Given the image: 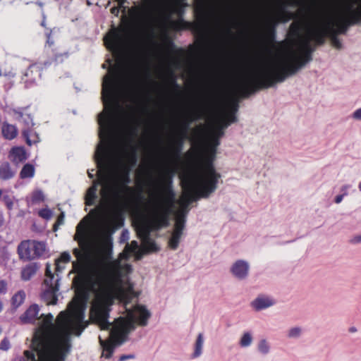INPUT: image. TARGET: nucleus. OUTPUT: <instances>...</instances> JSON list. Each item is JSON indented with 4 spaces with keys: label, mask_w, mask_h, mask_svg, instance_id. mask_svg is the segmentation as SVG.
I'll return each instance as SVG.
<instances>
[{
    "label": "nucleus",
    "mask_w": 361,
    "mask_h": 361,
    "mask_svg": "<svg viewBox=\"0 0 361 361\" xmlns=\"http://www.w3.org/2000/svg\"><path fill=\"white\" fill-rule=\"evenodd\" d=\"M198 159L197 171L192 175L187 174L185 176L191 177L197 185L200 186V195L209 197L215 192L218 187L221 175L216 171L214 161L216 156L215 149H207V153L204 156H200L199 151L197 152Z\"/></svg>",
    "instance_id": "0eeeda50"
},
{
    "label": "nucleus",
    "mask_w": 361,
    "mask_h": 361,
    "mask_svg": "<svg viewBox=\"0 0 361 361\" xmlns=\"http://www.w3.org/2000/svg\"><path fill=\"white\" fill-rule=\"evenodd\" d=\"M121 8V7H119V6L112 7V8H111V13L112 14H114L115 16H118V13H119V11H120V8Z\"/></svg>",
    "instance_id": "774afa93"
},
{
    "label": "nucleus",
    "mask_w": 361,
    "mask_h": 361,
    "mask_svg": "<svg viewBox=\"0 0 361 361\" xmlns=\"http://www.w3.org/2000/svg\"><path fill=\"white\" fill-rule=\"evenodd\" d=\"M274 304V302L273 300L265 296H259L252 302V307L256 310H261L262 309L267 308L273 305Z\"/></svg>",
    "instance_id": "c756f323"
},
{
    "label": "nucleus",
    "mask_w": 361,
    "mask_h": 361,
    "mask_svg": "<svg viewBox=\"0 0 361 361\" xmlns=\"http://www.w3.org/2000/svg\"><path fill=\"white\" fill-rule=\"evenodd\" d=\"M219 140H220V138H219V137H214V136H212V137H211V143L208 146V148L209 149H215V150H216V147L220 144Z\"/></svg>",
    "instance_id": "6e6d98bb"
},
{
    "label": "nucleus",
    "mask_w": 361,
    "mask_h": 361,
    "mask_svg": "<svg viewBox=\"0 0 361 361\" xmlns=\"http://www.w3.org/2000/svg\"><path fill=\"white\" fill-rule=\"evenodd\" d=\"M135 356L133 355H122L119 357L118 361H125L128 359H133Z\"/></svg>",
    "instance_id": "69168bd1"
},
{
    "label": "nucleus",
    "mask_w": 361,
    "mask_h": 361,
    "mask_svg": "<svg viewBox=\"0 0 361 361\" xmlns=\"http://www.w3.org/2000/svg\"><path fill=\"white\" fill-rule=\"evenodd\" d=\"M295 18V14L286 10L285 6H281L276 17H270L266 20L263 32V37L266 42L272 44L275 42L276 26L279 23H286Z\"/></svg>",
    "instance_id": "f8f14e48"
},
{
    "label": "nucleus",
    "mask_w": 361,
    "mask_h": 361,
    "mask_svg": "<svg viewBox=\"0 0 361 361\" xmlns=\"http://www.w3.org/2000/svg\"><path fill=\"white\" fill-rule=\"evenodd\" d=\"M130 167L126 165H123L117 174V179L123 190L130 194H135V189L128 186V184L131 181L130 178Z\"/></svg>",
    "instance_id": "b1692460"
},
{
    "label": "nucleus",
    "mask_w": 361,
    "mask_h": 361,
    "mask_svg": "<svg viewBox=\"0 0 361 361\" xmlns=\"http://www.w3.org/2000/svg\"><path fill=\"white\" fill-rule=\"evenodd\" d=\"M300 329L298 327H295V328L291 329L289 331L288 336L289 337H297L300 335Z\"/></svg>",
    "instance_id": "052dcab7"
},
{
    "label": "nucleus",
    "mask_w": 361,
    "mask_h": 361,
    "mask_svg": "<svg viewBox=\"0 0 361 361\" xmlns=\"http://www.w3.org/2000/svg\"><path fill=\"white\" fill-rule=\"evenodd\" d=\"M66 53H61V54H56L54 55V61L56 63L62 62L64 57H67Z\"/></svg>",
    "instance_id": "680f3d73"
},
{
    "label": "nucleus",
    "mask_w": 361,
    "mask_h": 361,
    "mask_svg": "<svg viewBox=\"0 0 361 361\" xmlns=\"http://www.w3.org/2000/svg\"><path fill=\"white\" fill-rule=\"evenodd\" d=\"M217 94L215 92H212L202 106L191 112L189 120L184 121L180 123L178 135L170 145V155L173 159H179L180 157L184 140L187 137L190 123L192 121L202 119L213 112L217 106Z\"/></svg>",
    "instance_id": "1a4fd4ad"
},
{
    "label": "nucleus",
    "mask_w": 361,
    "mask_h": 361,
    "mask_svg": "<svg viewBox=\"0 0 361 361\" xmlns=\"http://www.w3.org/2000/svg\"><path fill=\"white\" fill-rule=\"evenodd\" d=\"M230 125V123H228V121H227L226 120V118H224V117H222L219 123H218V125L217 126H219L221 128H223V129L224 130L225 128H226L228 126Z\"/></svg>",
    "instance_id": "0e129e2a"
},
{
    "label": "nucleus",
    "mask_w": 361,
    "mask_h": 361,
    "mask_svg": "<svg viewBox=\"0 0 361 361\" xmlns=\"http://www.w3.org/2000/svg\"><path fill=\"white\" fill-rule=\"evenodd\" d=\"M166 49L170 53L177 54H183L184 52V50L182 49H177L173 42L169 39V37H166Z\"/></svg>",
    "instance_id": "c03bdc74"
},
{
    "label": "nucleus",
    "mask_w": 361,
    "mask_h": 361,
    "mask_svg": "<svg viewBox=\"0 0 361 361\" xmlns=\"http://www.w3.org/2000/svg\"><path fill=\"white\" fill-rule=\"evenodd\" d=\"M147 6L143 4L141 6H133L130 9V14L133 17H142L147 12Z\"/></svg>",
    "instance_id": "37998d69"
},
{
    "label": "nucleus",
    "mask_w": 361,
    "mask_h": 361,
    "mask_svg": "<svg viewBox=\"0 0 361 361\" xmlns=\"http://www.w3.org/2000/svg\"><path fill=\"white\" fill-rule=\"evenodd\" d=\"M133 312H127L126 317H120L115 319L110 331L111 338L118 344L122 343L128 334L135 329Z\"/></svg>",
    "instance_id": "ddd939ff"
},
{
    "label": "nucleus",
    "mask_w": 361,
    "mask_h": 361,
    "mask_svg": "<svg viewBox=\"0 0 361 361\" xmlns=\"http://www.w3.org/2000/svg\"><path fill=\"white\" fill-rule=\"evenodd\" d=\"M231 271L238 279H244L248 275L249 264L244 260H237L231 268Z\"/></svg>",
    "instance_id": "393cba45"
},
{
    "label": "nucleus",
    "mask_w": 361,
    "mask_h": 361,
    "mask_svg": "<svg viewBox=\"0 0 361 361\" xmlns=\"http://www.w3.org/2000/svg\"><path fill=\"white\" fill-rule=\"evenodd\" d=\"M10 157L13 162L20 163L27 159L26 152L23 147H15L10 151Z\"/></svg>",
    "instance_id": "cd10ccee"
},
{
    "label": "nucleus",
    "mask_w": 361,
    "mask_h": 361,
    "mask_svg": "<svg viewBox=\"0 0 361 361\" xmlns=\"http://www.w3.org/2000/svg\"><path fill=\"white\" fill-rule=\"evenodd\" d=\"M191 25L192 24L190 23L185 21L183 18L170 22L171 27L175 30L188 29L191 27Z\"/></svg>",
    "instance_id": "a19ab883"
},
{
    "label": "nucleus",
    "mask_w": 361,
    "mask_h": 361,
    "mask_svg": "<svg viewBox=\"0 0 361 361\" xmlns=\"http://www.w3.org/2000/svg\"><path fill=\"white\" fill-rule=\"evenodd\" d=\"M231 110L227 112L223 117L231 124L237 121L235 113L238 109V102L233 99L230 102Z\"/></svg>",
    "instance_id": "f704fd0d"
},
{
    "label": "nucleus",
    "mask_w": 361,
    "mask_h": 361,
    "mask_svg": "<svg viewBox=\"0 0 361 361\" xmlns=\"http://www.w3.org/2000/svg\"><path fill=\"white\" fill-rule=\"evenodd\" d=\"M186 216L183 211H178L176 215L175 225L173 231H179L183 233L185 226Z\"/></svg>",
    "instance_id": "c9c22d12"
},
{
    "label": "nucleus",
    "mask_w": 361,
    "mask_h": 361,
    "mask_svg": "<svg viewBox=\"0 0 361 361\" xmlns=\"http://www.w3.org/2000/svg\"><path fill=\"white\" fill-rule=\"evenodd\" d=\"M45 251V243L37 240H23L18 246L19 258L23 261H30L39 258L44 254Z\"/></svg>",
    "instance_id": "f3484780"
},
{
    "label": "nucleus",
    "mask_w": 361,
    "mask_h": 361,
    "mask_svg": "<svg viewBox=\"0 0 361 361\" xmlns=\"http://www.w3.org/2000/svg\"><path fill=\"white\" fill-rule=\"evenodd\" d=\"M38 214L40 217L45 219H49L52 216L51 211L49 209H40L38 212Z\"/></svg>",
    "instance_id": "5fc2aeb1"
},
{
    "label": "nucleus",
    "mask_w": 361,
    "mask_h": 361,
    "mask_svg": "<svg viewBox=\"0 0 361 361\" xmlns=\"http://www.w3.org/2000/svg\"><path fill=\"white\" fill-rule=\"evenodd\" d=\"M198 159L197 171L192 175L187 174L185 176L191 177L197 185L200 186V195L209 197L215 192L218 187L221 175L216 171L214 161L216 156L215 149H207V153L204 156H200L199 151L197 152Z\"/></svg>",
    "instance_id": "39448f33"
},
{
    "label": "nucleus",
    "mask_w": 361,
    "mask_h": 361,
    "mask_svg": "<svg viewBox=\"0 0 361 361\" xmlns=\"http://www.w3.org/2000/svg\"><path fill=\"white\" fill-rule=\"evenodd\" d=\"M35 170L33 165L25 164L20 172V177L22 179L32 178L35 175Z\"/></svg>",
    "instance_id": "ea45409f"
},
{
    "label": "nucleus",
    "mask_w": 361,
    "mask_h": 361,
    "mask_svg": "<svg viewBox=\"0 0 361 361\" xmlns=\"http://www.w3.org/2000/svg\"><path fill=\"white\" fill-rule=\"evenodd\" d=\"M198 159L197 171L192 175L187 174L185 176L191 177L197 185L200 186V195L209 197L215 192L218 187L221 175L216 171L214 161L216 156L215 149H207V153L204 156H200L199 151L197 152Z\"/></svg>",
    "instance_id": "423d86ee"
},
{
    "label": "nucleus",
    "mask_w": 361,
    "mask_h": 361,
    "mask_svg": "<svg viewBox=\"0 0 361 361\" xmlns=\"http://www.w3.org/2000/svg\"><path fill=\"white\" fill-rule=\"evenodd\" d=\"M1 133L6 140H11L18 135V129L14 125L4 122L1 126Z\"/></svg>",
    "instance_id": "bb28decb"
},
{
    "label": "nucleus",
    "mask_w": 361,
    "mask_h": 361,
    "mask_svg": "<svg viewBox=\"0 0 361 361\" xmlns=\"http://www.w3.org/2000/svg\"><path fill=\"white\" fill-rule=\"evenodd\" d=\"M252 341V336L250 333L247 332L245 333L240 341V345L241 347H247L249 346Z\"/></svg>",
    "instance_id": "49530a36"
},
{
    "label": "nucleus",
    "mask_w": 361,
    "mask_h": 361,
    "mask_svg": "<svg viewBox=\"0 0 361 361\" xmlns=\"http://www.w3.org/2000/svg\"><path fill=\"white\" fill-rule=\"evenodd\" d=\"M100 344L103 348L102 356L105 358L109 359L112 357L115 349V341H112L111 340L102 341L99 338Z\"/></svg>",
    "instance_id": "7c9ffc66"
},
{
    "label": "nucleus",
    "mask_w": 361,
    "mask_h": 361,
    "mask_svg": "<svg viewBox=\"0 0 361 361\" xmlns=\"http://www.w3.org/2000/svg\"><path fill=\"white\" fill-rule=\"evenodd\" d=\"M123 28H113L104 37L106 47L114 54H118L122 49Z\"/></svg>",
    "instance_id": "6ab92c4d"
},
{
    "label": "nucleus",
    "mask_w": 361,
    "mask_h": 361,
    "mask_svg": "<svg viewBox=\"0 0 361 361\" xmlns=\"http://www.w3.org/2000/svg\"><path fill=\"white\" fill-rule=\"evenodd\" d=\"M127 157L131 164H135L137 161V153L135 147H130V150L127 153Z\"/></svg>",
    "instance_id": "de8ad7c7"
},
{
    "label": "nucleus",
    "mask_w": 361,
    "mask_h": 361,
    "mask_svg": "<svg viewBox=\"0 0 361 361\" xmlns=\"http://www.w3.org/2000/svg\"><path fill=\"white\" fill-rule=\"evenodd\" d=\"M25 292L23 290H20L16 293L11 299L12 307L15 310L18 308L25 302Z\"/></svg>",
    "instance_id": "e433bc0d"
},
{
    "label": "nucleus",
    "mask_w": 361,
    "mask_h": 361,
    "mask_svg": "<svg viewBox=\"0 0 361 361\" xmlns=\"http://www.w3.org/2000/svg\"><path fill=\"white\" fill-rule=\"evenodd\" d=\"M114 115L113 107H109L106 112H102L98 116L99 125V137L102 140H108L111 135V127Z\"/></svg>",
    "instance_id": "aec40b11"
},
{
    "label": "nucleus",
    "mask_w": 361,
    "mask_h": 361,
    "mask_svg": "<svg viewBox=\"0 0 361 361\" xmlns=\"http://www.w3.org/2000/svg\"><path fill=\"white\" fill-rule=\"evenodd\" d=\"M204 343V337L202 333H200L196 339L195 346H194V352L192 355V358L198 357L202 354V350L203 347Z\"/></svg>",
    "instance_id": "58836bf2"
},
{
    "label": "nucleus",
    "mask_w": 361,
    "mask_h": 361,
    "mask_svg": "<svg viewBox=\"0 0 361 361\" xmlns=\"http://www.w3.org/2000/svg\"><path fill=\"white\" fill-rule=\"evenodd\" d=\"M52 32H53V30H51V29H47V30L45 32V35H46V37H47V44L49 47L52 46L54 44V39L51 37Z\"/></svg>",
    "instance_id": "13d9d810"
},
{
    "label": "nucleus",
    "mask_w": 361,
    "mask_h": 361,
    "mask_svg": "<svg viewBox=\"0 0 361 361\" xmlns=\"http://www.w3.org/2000/svg\"><path fill=\"white\" fill-rule=\"evenodd\" d=\"M14 114L17 116V119L25 125L23 129H29L34 126L32 117L25 111V109L15 110Z\"/></svg>",
    "instance_id": "a878e982"
},
{
    "label": "nucleus",
    "mask_w": 361,
    "mask_h": 361,
    "mask_svg": "<svg viewBox=\"0 0 361 361\" xmlns=\"http://www.w3.org/2000/svg\"><path fill=\"white\" fill-rule=\"evenodd\" d=\"M181 186L183 190L181 202V209L186 214L190 204L200 198H207L200 195V186L190 176H183L181 178Z\"/></svg>",
    "instance_id": "dca6fc26"
},
{
    "label": "nucleus",
    "mask_w": 361,
    "mask_h": 361,
    "mask_svg": "<svg viewBox=\"0 0 361 361\" xmlns=\"http://www.w3.org/2000/svg\"><path fill=\"white\" fill-rule=\"evenodd\" d=\"M71 347L68 334L57 330L53 315L48 313L35 329L32 350H25V357L20 361H64Z\"/></svg>",
    "instance_id": "f03ea898"
},
{
    "label": "nucleus",
    "mask_w": 361,
    "mask_h": 361,
    "mask_svg": "<svg viewBox=\"0 0 361 361\" xmlns=\"http://www.w3.org/2000/svg\"><path fill=\"white\" fill-rule=\"evenodd\" d=\"M112 214L110 224L112 226H121L123 224V218L121 215L122 211L119 208H114L111 212Z\"/></svg>",
    "instance_id": "4c0bfd02"
},
{
    "label": "nucleus",
    "mask_w": 361,
    "mask_h": 361,
    "mask_svg": "<svg viewBox=\"0 0 361 361\" xmlns=\"http://www.w3.org/2000/svg\"><path fill=\"white\" fill-rule=\"evenodd\" d=\"M113 243L111 235L105 233L101 244V258L97 261V268L92 271L91 276L77 275L73 283L75 288V295L69 305L71 312H61L56 319L54 325L61 333H67L71 339L72 335L80 336L87 326L84 321L85 309L89 299L91 287L97 286L103 293H111L115 290L122 299L128 298V292H133V286L126 290L121 287V267L118 260H113Z\"/></svg>",
    "instance_id": "f257e3e1"
},
{
    "label": "nucleus",
    "mask_w": 361,
    "mask_h": 361,
    "mask_svg": "<svg viewBox=\"0 0 361 361\" xmlns=\"http://www.w3.org/2000/svg\"><path fill=\"white\" fill-rule=\"evenodd\" d=\"M172 171L166 169L160 176V186L162 192L161 202L157 204L152 218L145 221L140 228V235L142 245L146 252H157L159 250L154 240L150 238L152 231H157L169 224L171 207L175 201V192L172 188Z\"/></svg>",
    "instance_id": "7ed1b4c3"
},
{
    "label": "nucleus",
    "mask_w": 361,
    "mask_h": 361,
    "mask_svg": "<svg viewBox=\"0 0 361 361\" xmlns=\"http://www.w3.org/2000/svg\"><path fill=\"white\" fill-rule=\"evenodd\" d=\"M139 247L138 243L135 240L131 241L130 244H127L125 250L129 252H135Z\"/></svg>",
    "instance_id": "864d4df0"
},
{
    "label": "nucleus",
    "mask_w": 361,
    "mask_h": 361,
    "mask_svg": "<svg viewBox=\"0 0 361 361\" xmlns=\"http://www.w3.org/2000/svg\"><path fill=\"white\" fill-rule=\"evenodd\" d=\"M95 160L97 167L99 169V179L94 180L92 185L87 189L85 196V202L87 206H92L95 204L97 199V187L99 185H102L101 190V196L106 204H109L111 203L113 197H117V192H115L114 188L104 183L105 176L101 174L100 170L105 169L107 161V147L106 145L99 146L95 153Z\"/></svg>",
    "instance_id": "9d476101"
},
{
    "label": "nucleus",
    "mask_w": 361,
    "mask_h": 361,
    "mask_svg": "<svg viewBox=\"0 0 361 361\" xmlns=\"http://www.w3.org/2000/svg\"><path fill=\"white\" fill-rule=\"evenodd\" d=\"M326 37L330 38L331 44L335 48L341 49L342 43L337 35L317 26L311 31L310 39L304 42V53L301 56L297 58L295 63L289 64L272 74L267 75L265 80L261 81L259 85L264 87H272L276 82H281L287 77L296 73L300 68L312 59V54L314 49L310 44V41H314L317 45H322L325 42Z\"/></svg>",
    "instance_id": "20e7f679"
},
{
    "label": "nucleus",
    "mask_w": 361,
    "mask_h": 361,
    "mask_svg": "<svg viewBox=\"0 0 361 361\" xmlns=\"http://www.w3.org/2000/svg\"><path fill=\"white\" fill-rule=\"evenodd\" d=\"M353 118L357 119V120H361V108L357 109L353 113Z\"/></svg>",
    "instance_id": "338daca9"
},
{
    "label": "nucleus",
    "mask_w": 361,
    "mask_h": 361,
    "mask_svg": "<svg viewBox=\"0 0 361 361\" xmlns=\"http://www.w3.org/2000/svg\"><path fill=\"white\" fill-rule=\"evenodd\" d=\"M11 347L10 341L7 338H4L0 342V350H8Z\"/></svg>",
    "instance_id": "4d7b16f0"
},
{
    "label": "nucleus",
    "mask_w": 361,
    "mask_h": 361,
    "mask_svg": "<svg viewBox=\"0 0 361 361\" xmlns=\"http://www.w3.org/2000/svg\"><path fill=\"white\" fill-rule=\"evenodd\" d=\"M195 12L196 14V17L198 20H204L207 17L206 10L202 6L196 7L195 9Z\"/></svg>",
    "instance_id": "09e8293b"
},
{
    "label": "nucleus",
    "mask_w": 361,
    "mask_h": 361,
    "mask_svg": "<svg viewBox=\"0 0 361 361\" xmlns=\"http://www.w3.org/2000/svg\"><path fill=\"white\" fill-rule=\"evenodd\" d=\"M183 233L173 231L169 240V247L175 250L178 248Z\"/></svg>",
    "instance_id": "79ce46f5"
},
{
    "label": "nucleus",
    "mask_w": 361,
    "mask_h": 361,
    "mask_svg": "<svg viewBox=\"0 0 361 361\" xmlns=\"http://www.w3.org/2000/svg\"><path fill=\"white\" fill-rule=\"evenodd\" d=\"M22 135L25 138L27 145L29 146L39 142V136L33 130L32 128L29 129H23L22 131Z\"/></svg>",
    "instance_id": "473e14b6"
},
{
    "label": "nucleus",
    "mask_w": 361,
    "mask_h": 361,
    "mask_svg": "<svg viewBox=\"0 0 361 361\" xmlns=\"http://www.w3.org/2000/svg\"><path fill=\"white\" fill-rule=\"evenodd\" d=\"M39 307L37 304L31 305L26 311L20 317V319L23 324H35L37 320L42 319L39 325L42 323L44 317L46 315L42 314L39 317Z\"/></svg>",
    "instance_id": "5701e85b"
},
{
    "label": "nucleus",
    "mask_w": 361,
    "mask_h": 361,
    "mask_svg": "<svg viewBox=\"0 0 361 361\" xmlns=\"http://www.w3.org/2000/svg\"><path fill=\"white\" fill-rule=\"evenodd\" d=\"M45 279L44 284L45 289L41 294L42 300L47 305H56L58 301L56 293L59 289V276L56 277L51 271V266L49 264L46 265Z\"/></svg>",
    "instance_id": "2eb2a0df"
},
{
    "label": "nucleus",
    "mask_w": 361,
    "mask_h": 361,
    "mask_svg": "<svg viewBox=\"0 0 361 361\" xmlns=\"http://www.w3.org/2000/svg\"><path fill=\"white\" fill-rule=\"evenodd\" d=\"M111 75L104 76L102 82V97L109 102L114 100L116 87V69L109 70Z\"/></svg>",
    "instance_id": "412c9836"
},
{
    "label": "nucleus",
    "mask_w": 361,
    "mask_h": 361,
    "mask_svg": "<svg viewBox=\"0 0 361 361\" xmlns=\"http://www.w3.org/2000/svg\"><path fill=\"white\" fill-rule=\"evenodd\" d=\"M64 217H65V215H64L63 212H61L58 216L56 222L53 225V231H56L59 229V226L64 224Z\"/></svg>",
    "instance_id": "603ef678"
},
{
    "label": "nucleus",
    "mask_w": 361,
    "mask_h": 361,
    "mask_svg": "<svg viewBox=\"0 0 361 361\" xmlns=\"http://www.w3.org/2000/svg\"><path fill=\"white\" fill-rule=\"evenodd\" d=\"M74 239L78 241L79 245L82 250L75 248L73 250V254L76 257V260L72 262V272L77 274V275H87L86 267L87 253L84 248L86 239V225L83 221H80L76 226V233Z\"/></svg>",
    "instance_id": "9b49d317"
},
{
    "label": "nucleus",
    "mask_w": 361,
    "mask_h": 361,
    "mask_svg": "<svg viewBox=\"0 0 361 361\" xmlns=\"http://www.w3.org/2000/svg\"><path fill=\"white\" fill-rule=\"evenodd\" d=\"M15 173V171L8 161H4L0 164V180H7L11 179L14 177Z\"/></svg>",
    "instance_id": "c85d7f7f"
},
{
    "label": "nucleus",
    "mask_w": 361,
    "mask_h": 361,
    "mask_svg": "<svg viewBox=\"0 0 361 361\" xmlns=\"http://www.w3.org/2000/svg\"><path fill=\"white\" fill-rule=\"evenodd\" d=\"M109 312V304L104 300H98L90 309V319L93 323L99 325L102 330H108L112 325L108 321Z\"/></svg>",
    "instance_id": "a211bd4d"
},
{
    "label": "nucleus",
    "mask_w": 361,
    "mask_h": 361,
    "mask_svg": "<svg viewBox=\"0 0 361 361\" xmlns=\"http://www.w3.org/2000/svg\"><path fill=\"white\" fill-rule=\"evenodd\" d=\"M7 291V283L6 281L0 279V294H5Z\"/></svg>",
    "instance_id": "e2e57ef3"
},
{
    "label": "nucleus",
    "mask_w": 361,
    "mask_h": 361,
    "mask_svg": "<svg viewBox=\"0 0 361 361\" xmlns=\"http://www.w3.org/2000/svg\"><path fill=\"white\" fill-rule=\"evenodd\" d=\"M37 269L36 263L27 264L21 271V279L23 281L30 280L36 274Z\"/></svg>",
    "instance_id": "72a5a7b5"
},
{
    "label": "nucleus",
    "mask_w": 361,
    "mask_h": 361,
    "mask_svg": "<svg viewBox=\"0 0 361 361\" xmlns=\"http://www.w3.org/2000/svg\"><path fill=\"white\" fill-rule=\"evenodd\" d=\"M44 200V196L42 191L37 190L32 193L31 201L33 204L39 203L43 202Z\"/></svg>",
    "instance_id": "a18cd8bd"
},
{
    "label": "nucleus",
    "mask_w": 361,
    "mask_h": 361,
    "mask_svg": "<svg viewBox=\"0 0 361 361\" xmlns=\"http://www.w3.org/2000/svg\"><path fill=\"white\" fill-rule=\"evenodd\" d=\"M3 201L8 209V210L11 211L13 208V197L10 195H6L3 197Z\"/></svg>",
    "instance_id": "8fccbe9b"
},
{
    "label": "nucleus",
    "mask_w": 361,
    "mask_h": 361,
    "mask_svg": "<svg viewBox=\"0 0 361 361\" xmlns=\"http://www.w3.org/2000/svg\"><path fill=\"white\" fill-rule=\"evenodd\" d=\"M224 135V130L223 128H221L219 126H217L214 130V134L212 136L221 138Z\"/></svg>",
    "instance_id": "bf43d9fd"
},
{
    "label": "nucleus",
    "mask_w": 361,
    "mask_h": 361,
    "mask_svg": "<svg viewBox=\"0 0 361 361\" xmlns=\"http://www.w3.org/2000/svg\"><path fill=\"white\" fill-rule=\"evenodd\" d=\"M258 350L263 354H267L269 353V346L266 340L263 339L259 341L258 344Z\"/></svg>",
    "instance_id": "3c124183"
},
{
    "label": "nucleus",
    "mask_w": 361,
    "mask_h": 361,
    "mask_svg": "<svg viewBox=\"0 0 361 361\" xmlns=\"http://www.w3.org/2000/svg\"><path fill=\"white\" fill-rule=\"evenodd\" d=\"M126 311L133 312L134 323L140 326H147L148 320L151 317L150 312L142 305H136L132 309Z\"/></svg>",
    "instance_id": "4be33fe9"
},
{
    "label": "nucleus",
    "mask_w": 361,
    "mask_h": 361,
    "mask_svg": "<svg viewBox=\"0 0 361 361\" xmlns=\"http://www.w3.org/2000/svg\"><path fill=\"white\" fill-rule=\"evenodd\" d=\"M303 22L301 20L299 21H295L291 23L289 27L288 30V37L292 40H296L298 39L301 42V49L302 52L301 54L299 56H297L294 57L293 61L288 63L284 64L283 66H272L267 68L266 69L263 70L260 73L259 75H258L257 77L250 78L248 80H246L243 81L240 85V90L244 97L249 96L251 93L255 92L257 90L262 89V88H268L269 87H264L259 85V82L261 81H263L265 80V77L268 74H272L273 73L278 71L283 67H285L286 66H288L289 64H294L295 63L297 58L301 56L302 54L304 53V47L303 44L305 40L310 39V33L312 30H314L316 27L310 28L307 30V32L305 37H304L302 35V30L303 29Z\"/></svg>",
    "instance_id": "6e6552de"
},
{
    "label": "nucleus",
    "mask_w": 361,
    "mask_h": 361,
    "mask_svg": "<svg viewBox=\"0 0 361 361\" xmlns=\"http://www.w3.org/2000/svg\"><path fill=\"white\" fill-rule=\"evenodd\" d=\"M71 261V255L68 252H63L61 254L59 258L55 261V276H59V274L61 273L65 268L64 266H61V263H68Z\"/></svg>",
    "instance_id": "2f4dec72"
},
{
    "label": "nucleus",
    "mask_w": 361,
    "mask_h": 361,
    "mask_svg": "<svg viewBox=\"0 0 361 361\" xmlns=\"http://www.w3.org/2000/svg\"><path fill=\"white\" fill-rule=\"evenodd\" d=\"M348 15L336 23V28L330 23L319 27L337 35H345L350 26L361 22V7L353 10L350 5L348 6Z\"/></svg>",
    "instance_id": "4468645a"
}]
</instances>
